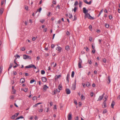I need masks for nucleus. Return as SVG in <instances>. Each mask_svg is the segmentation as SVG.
<instances>
[{"instance_id": "a211bd4d", "label": "nucleus", "mask_w": 120, "mask_h": 120, "mask_svg": "<svg viewBox=\"0 0 120 120\" xmlns=\"http://www.w3.org/2000/svg\"><path fill=\"white\" fill-rule=\"evenodd\" d=\"M79 7H80V8L81 7V6L82 5V2L80 0H79Z\"/></svg>"}, {"instance_id": "7ed1b4c3", "label": "nucleus", "mask_w": 120, "mask_h": 120, "mask_svg": "<svg viewBox=\"0 0 120 120\" xmlns=\"http://www.w3.org/2000/svg\"><path fill=\"white\" fill-rule=\"evenodd\" d=\"M76 79H75V82L73 83L72 85V86L71 87V89L73 90H75L76 88Z\"/></svg>"}, {"instance_id": "4c0bfd02", "label": "nucleus", "mask_w": 120, "mask_h": 120, "mask_svg": "<svg viewBox=\"0 0 120 120\" xmlns=\"http://www.w3.org/2000/svg\"><path fill=\"white\" fill-rule=\"evenodd\" d=\"M35 81V80L34 79L30 81V83H32L34 82Z\"/></svg>"}, {"instance_id": "20e7f679", "label": "nucleus", "mask_w": 120, "mask_h": 120, "mask_svg": "<svg viewBox=\"0 0 120 120\" xmlns=\"http://www.w3.org/2000/svg\"><path fill=\"white\" fill-rule=\"evenodd\" d=\"M23 58L24 59H31V57L28 55H23Z\"/></svg>"}, {"instance_id": "3c124183", "label": "nucleus", "mask_w": 120, "mask_h": 120, "mask_svg": "<svg viewBox=\"0 0 120 120\" xmlns=\"http://www.w3.org/2000/svg\"><path fill=\"white\" fill-rule=\"evenodd\" d=\"M4 0H2V1L1 2V5H2L4 4Z\"/></svg>"}, {"instance_id": "dca6fc26", "label": "nucleus", "mask_w": 120, "mask_h": 120, "mask_svg": "<svg viewBox=\"0 0 120 120\" xmlns=\"http://www.w3.org/2000/svg\"><path fill=\"white\" fill-rule=\"evenodd\" d=\"M115 103L114 101H112L111 106L112 108H113L114 107V106L115 105Z\"/></svg>"}, {"instance_id": "c85d7f7f", "label": "nucleus", "mask_w": 120, "mask_h": 120, "mask_svg": "<svg viewBox=\"0 0 120 120\" xmlns=\"http://www.w3.org/2000/svg\"><path fill=\"white\" fill-rule=\"evenodd\" d=\"M105 27L107 28H108L109 27V25L107 24L106 23L105 25Z\"/></svg>"}, {"instance_id": "6e6d98bb", "label": "nucleus", "mask_w": 120, "mask_h": 120, "mask_svg": "<svg viewBox=\"0 0 120 120\" xmlns=\"http://www.w3.org/2000/svg\"><path fill=\"white\" fill-rule=\"evenodd\" d=\"M61 22V20L60 19L58 20L57 21V23L59 24H60Z\"/></svg>"}, {"instance_id": "338daca9", "label": "nucleus", "mask_w": 120, "mask_h": 120, "mask_svg": "<svg viewBox=\"0 0 120 120\" xmlns=\"http://www.w3.org/2000/svg\"><path fill=\"white\" fill-rule=\"evenodd\" d=\"M74 103L75 105H77V103L76 101H74Z\"/></svg>"}, {"instance_id": "774afa93", "label": "nucleus", "mask_w": 120, "mask_h": 120, "mask_svg": "<svg viewBox=\"0 0 120 120\" xmlns=\"http://www.w3.org/2000/svg\"><path fill=\"white\" fill-rule=\"evenodd\" d=\"M117 99L118 100H120V95H119L117 97Z\"/></svg>"}, {"instance_id": "412c9836", "label": "nucleus", "mask_w": 120, "mask_h": 120, "mask_svg": "<svg viewBox=\"0 0 120 120\" xmlns=\"http://www.w3.org/2000/svg\"><path fill=\"white\" fill-rule=\"evenodd\" d=\"M15 60H16L17 58H19L20 57V56L19 55H18L17 54L16 55V56H15Z\"/></svg>"}, {"instance_id": "e433bc0d", "label": "nucleus", "mask_w": 120, "mask_h": 120, "mask_svg": "<svg viewBox=\"0 0 120 120\" xmlns=\"http://www.w3.org/2000/svg\"><path fill=\"white\" fill-rule=\"evenodd\" d=\"M49 109V108H46H46L45 109V110L46 112H48Z\"/></svg>"}, {"instance_id": "aec40b11", "label": "nucleus", "mask_w": 120, "mask_h": 120, "mask_svg": "<svg viewBox=\"0 0 120 120\" xmlns=\"http://www.w3.org/2000/svg\"><path fill=\"white\" fill-rule=\"evenodd\" d=\"M74 71H72L71 74V77L72 78H73L74 77Z\"/></svg>"}, {"instance_id": "603ef678", "label": "nucleus", "mask_w": 120, "mask_h": 120, "mask_svg": "<svg viewBox=\"0 0 120 120\" xmlns=\"http://www.w3.org/2000/svg\"><path fill=\"white\" fill-rule=\"evenodd\" d=\"M47 30V28H45L43 30V31L45 32Z\"/></svg>"}, {"instance_id": "2f4dec72", "label": "nucleus", "mask_w": 120, "mask_h": 120, "mask_svg": "<svg viewBox=\"0 0 120 120\" xmlns=\"http://www.w3.org/2000/svg\"><path fill=\"white\" fill-rule=\"evenodd\" d=\"M3 69V67L1 66L0 67V73H1Z\"/></svg>"}, {"instance_id": "393cba45", "label": "nucleus", "mask_w": 120, "mask_h": 120, "mask_svg": "<svg viewBox=\"0 0 120 120\" xmlns=\"http://www.w3.org/2000/svg\"><path fill=\"white\" fill-rule=\"evenodd\" d=\"M107 110L106 109H104L103 112V114H105L107 112Z\"/></svg>"}, {"instance_id": "bb28decb", "label": "nucleus", "mask_w": 120, "mask_h": 120, "mask_svg": "<svg viewBox=\"0 0 120 120\" xmlns=\"http://www.w3.org/2000/svg\"><path fill=\"white\" fill-rule=\"evenodd\" d=\"M81 98L82 100H84L85 99V97L83 95H81Z\"/></svg>"}, {"instance_id": "473e14b6", "label": "nucleus", "mask_w": 120, "mask_h": 120, "mask_svg": "<svg viewBox=\"0 0 120 120\" xmlns=\"http://www.w3.org/2000/svg\"><path fill=\"white\" fill-rule=\"evenodd\" d=\"M20 49L22 51H24L25 49V48H24V47H22Z\"/></svg>"}, {"instance_id": "f03ea898", "label": "nucleus", "mask_w": 120, "mask_h": 120, "mask_svg": "<svg viewBox=\"0 0 120 120\" xmlns=\"http://www.w3.org/2000/svg\"><path fill=\"white\" fill-rule=\"evenodd\" d=\"M87 17L89 19H93L91 16L89 14L87 13L86 14H85L84 15V18L85 19Z\"/></svg>"}, {"instance_id": "0e129e2a", "label": "nucleus", "mask_w": 120, "mask_h": 120, "mask_svg": "<svg viewBox=\"0 0 120 120\" xmlns=\"http://www.w3.org/2000/svg\"><path fill=\"white\" fill-rule=\"evenodd\" d=\"M43 111V110L42 109H40V110H39V112H42Z\"/></svg>"}, {"instance_id": "e2e57ef3", "label": "nucleus", "mask_w": 120, "mask_h": 120, "mask_svg": "<svg viewBox=\"0 0 120 120\" xmlns=\"http://www.w3.org/2000/svg\"><path fill=\"white\" fill-rule=\"evenodd\" d=\"M107 98V96H105L104 97V100H106H106Z\"/></svg>"}, {"instance_id": "cd10ccee", "label": "nucleus", "mask_w": 120, "mask_h": 120, "mask_svg": "<svg viewBox=\"0 0 120 120\" xmlns=\"http://www.w3.org/2000/svg\"><path fill=\"white\" fill-rule=\"evenodd\" d=\"M41 74L42 75H44V74L45 73V71L44 70H42L41 71Z\"/></svg>"}, {"instance_id": "bf43d9fd", "label": "nucleus", "mask_w": 120, "mask_h": 120, "mask_svg": "<svg viewBox=\"0 0 120 120\" xmlns=\"http://www.w3.org/2000/svg\"><path fill=\"white\" fill-rule=\"evenodd\" d=\"M36 99V97L34 96L33 97V99L34 100H35Z\"/></svg>"}, {"instance_id": "72a5a7b5", "label": "nucleus", "mask_w": 120, "mask_h": 120, "mask_svg": "<svg viewBox=\"0 0 120 120\" xmlns=\"http://www.w3.org/2000/svg\"><path fill=\"white\" fill-rule=\"evenodd\" d=\"M3 9H0V13L1 14L3 13Z\"/></svg>"}, {"instance_id": "1a4fd4ad", "label": "nucleus", "mask_w": 120, "mask_h": 120, "mask_svg": "<svg viewBox=\"0 0 120 120\" xmlns=\"http://www.w3.org/2000/svg\"><path fill=\"white\" fill-rule=\"evenodd\" d=\"M19 113H16L15 114L13 115L12 117H11V118L12 119H14L15 118V117L19 115Z\"/></svg>"}, {"instance_id": "de8ad7c7", "label": "nucleus", "mask_w": 120, "mask_h": 120, "mask_svg": "<svg viewBox=\"0 0 120 120\" xmlns=\"http://www.w3.org/2000/svg\"><path fill=\"white\" fill-rule=\"evenodd\" d=\"M45 21V20H41L40 21V22L42 23H43Z\"/></svg>"}, {"instance_id": "69168bd1", "label": "nucleus", "mask_w": 120, "mask_h": 120, "mask_svg": "<svg viewBox=\"0 0 120 120\" xmlns=\"http://www.w3.org/2000/svg\"><path fill=\"white\" fill-rule=\"evenodd\" d=\"M98 41L100 43V44H101V40L100 39H99L98 40Z\"/></svg>"}, {"instance_id": "c756f323", "label": "nucleus", "mask_w": 120, "mask_h": 120, "mask_svg": "<svg viewBox=\"0 0 120 120\" xmlns=\"http://www.w3.org/2000/svg\"><path fill=\"white\" fill-rule=\"evenodd\" d=\"M90 83L89 82H87L86 84V86L87 87L89 86H90Z\"/></svg>"}, {"instance_id": "052dcab7", "label": "nucleus", "mask_w": 120, "mask_h": 120, "mask_svg": "<svg viewBox=\"0 0 120 120\" xmlns=\"http://www.w3.org/2000/svg\"><path fill=\"white\" fill-rule=\"evenodd\" d=\"M92 52L93 53H95V49H93V50L92 51Z\"/></svg>"}, {"instance_id": "37998d69", "label": "nucleus", "mask_w": 120, "mask_h": 120, "mask_svg": "<svg viewBox=\"0 0 120 120\" xmlns=\"http://www.w3.org/2000/svg\"><path fill=\"white\" fill-rule=\"evenodd\" d=\"M93 92H91L90 94V95L91 97H93Z\"/></svg>"}, {"instance_id": "f704fd0d", "label": "nucleus", "mask_w": 120, "mask_h": 120, "mask_svg": "<svg viewBox=\"0 0 120 120\" xmlns=\"http://www.w3.org/2000/svg\"><path fill=\"white\" fill-rule=\"evenodd\" d=\"M108 80L109 81V83H110L111 82V80L110 79V77L109 76L108 77Z\"/></svg>"}, {"instance_id": "c03bdc74", "label": "nucleus", "mask_w": 120, "mask_h": 120, "mask_svg": "<svg viewBox=\"0 0 120 120\" xmlns=\"http://www.w3.org/2000/svg\"><path fill=\"white\" fill-rule=\"evenodd\" d=\"M69 48V46L68 45H67L65 47V49L66 50H68Z\"/></svg>"}, {"instance_id": "f257e3e1", "label": "nucleus", "mask_w": 120, "mask_h": 120, "mask_svg": "<svg viewBox=\"0 0 120 120\" xmlns=\"http://www.w3.org/2000/svg\"><path fill=\"white\" fill-rule=\"evenodd\" d=\"M34 68V69H36V68L35 66L33 64H30L28 66H25V68Z\"/></svg>"}, {"instance_id": "7c9ffc66", "label": "nucleus", "mask_w": 120, "mask_h": 120, "mask_svg": "<svg viewBox=\"0 0 120 120\" xmlns=\"http://www.w3.org/2000/svg\"><path fill=\"white\" fill-rule=\"evenodd\" d=\"M78 4V2L77 1H75L74 3V5L75 6H76Z\"/></svg>"}, {"instance_id": "ea45409f", "label": "nucleus", "mask_w": 120, "mask_h": 120, "mask_svg": "<svg viewBox=\"0 0 120 120\" xmlns=\"http://www.w3.org/2000/svg\"><path fill=\"white\" fill-rule=\"evenodd\" d=\"M42 8H40L39 9H38L37 10V11H39V12H40L41 11V10Z\"/></svg>"}, {"instance_id": "4468645a", "label": "nucleus", "mask_w": 120, "mask_h": 120, "mask_svg": "<svg viewBox=\"0 0 120 120\" xmlns=\"http://www.w3.org/2000/svg\"><path fill=\"white\" fill-rule=\"evenodd\" d=\"M49 87L47 86L46 85H44L43 89L45 91Z\"/></svg>"}, {"instance_id": "6ab92c4d", "label": "nucleus", "mask_w": 120, "mask_h": 120, "mask_svg": "<svg viewBox=\"0 0 120 120\" xmlns=\"http://www.w3.org/2000/svg\"><path fill=\"white\" fill-rule=\"evenodd\" d=\"M62 86L61 84H60L58 86V88L59 90H61L62 88Z\"/></svg>"}, {"instance_id": "5701e85b", "label": "nucleus", "mask_w": 120, "mask_h": 120, "mask_svg": "<svg viewBox=\"0 0 120 120\" xmlns=\"http://www.w3.org/2000/svg\"><path fill=\"white\" fill-rule=\"evenodd\" d=\"M69 76H70L68 74L67 75V77L66 78V80L67 81H68V82H69L68 78H69Z\"/></svg>"}, {"instance_id": "f3484780", "label": "nucleus", "mask_w": 120, "mask_h": 120, "mask_svg": "<svg viewBox=\"0 0 120 120\" xmlns=\"http://www.w3.org/2000/svg\"><path fill=\"white\" fill-rule=\"evenodd\" d=\"M103 104L104 105V108H106V100H104V101L103 102Z\"/></svg>"}, {"instance_id": "a18cd8bd", "label": "nucleus", "mask_w": 120, "mask_h": 120, "mask_svg": "<svg viewBox=\"0 0 120 120\" xmlns=\"http://www.w3.org/2000/svg\"><path fill=\"white\" fill-rule=\"evenodd\" d=\"M55 46L53 44H52L51 46V47L52 48H53Z\"/></svg>"}, {"instance_id": "58836bf2", "label": "nucleus", "mask_w": 120, "mask_h": 120, "mask_svg": "<svg viewBox=\"0 0 120 120\" xmlns=\"http://www.w3.org/2000/svg\"><path fill=\"white\" fill-rule=\"evenodd\" d=\"M106 60L105 58H104L103 60V61L104 63H106Z\"/></svg>"}, {"instance_id": "79ce46f5", "label": "nucleus", "mask_w": 120, "mask_h": 120, "mask_svg": "<svg viewBox=\"0 0 120 120\" xmlns=\"http://www.w3.org/2000/svg\"><path fill=\"white\" fill-rule=\"evenodd\" d=\"M109 19H111L112 18V17L111 15H109Z\"/></svg>"}, {"instance_id": "6e6552de", "label": "nucleus", "mask_w": 120, "mask_h": 120, "mask_svg": "<svg viewBox=\"0 0 120 120\" xmlns=\"http://www.w3.org/2000/svg\"><path fill=\"white\" fill-rule=\"evenodd\" d=\"M105 93H104L101 96H99V98H98V101H100L102 100L104 97V95Z\"/></svg>"}, {"instance_id": "423d86ee", "label": "nucleus", "mask_w": 120, "mask_h": 120, "mask_svg": "<svg viewBox=\"0 0 120 120\" xmlns=\"http://www.w3.org/2000/svg\"><path fill=\"white\" fill-rule=\"evenodd\" d=\"M83 13L85 14H87L86 13L88 12V10H86V8L84 7L83 8Z\"/></svg>"}, {"instance_id": "5fc2aeb1", "label": "nucleus", "mask_w": 120, "mask_h": 120, "mask_svg": "<svg viewBox=\"0 0 120 120\" xmlns=\"http://www.w3.org/2000/svg\"><path fill=\"white\" fill-rule=\"evenodd\" d=\"M49 54L48 53H46L45 55V56H49Z\"/></svg>"}, {"instance_id": "ddd939ff", "label": "nucleus", "mask_w": 120, "mask_h": 120, "mask_svg": "<svg viewBox=\"0 0 120 120\" xmlns=\"http://www.w3.org/2000/svg\"><path fill=\"white\" fill-rule=\"evenodd\" d=\"M25 82V79L23 78H22L20 80V82L21 83H23Z\"/></svg>"}, {"instance_id": "c9c22d12", "label": "nucleus", "mask_w": 120, "mask_h": 120, "mask_svg": "<svg viewBox=\"0 0 120 120\" xmlns=\"http://www.w3.org/2000/svg\"><path fill=\"white\" fill-rule=\"evenodd\" d=\"M27 90H28V88H25L23 90L24 92H26L27 91Z\"/></svg>"}, {"instance_id": "49530a36", "label": "nucleus", "mask_w": 120, "mask_h": 120, "mask_svg": "<svg viewBox=\"0 0 120 120\" xmlns=\"http://www.w3.org/2000/svg\"><path fill=\"white\" fill-rule=\"evenodd\" d=\"M38 105L37 103L35 104V105H33V107L34 108H35Z\"/></svg>"}, {"instance_id": "0eeeda50", "label": "nucleus", "mask_w": 120, "mask_h": 120, "mask_svg": "<svg viewBox=\"0 0 120 120\" xmlns=\"http://www.w3.org/2000/svg\"><path fill=\"white\" fill-rule=\"evenodd\" d=\"M82 63V61L81 60H80L78 63V67L79 68H82L81 67V64Z\"/></svg>"}, {"instance_id": "9d476101", "label": "nucleus", "mask_w": 120, "mask_h": 120, "mask_svg": "<svg viewBox=\"0 0 120 120\" xmlns=\"http://www.w3.org/2000/svg\"><path fill=\"white\" fill-rule=\"evenodd\" d=\"M41 79L43 82H46L47 81V79L45 77H42Z\"/></svg>"}, {"instance_id": "4d7b16f0", "label": "nucleus", "mask_w": 120, "mask_h": 120, "mask_svg": "<svg viewBox=\"0 0 120 120\" xmlns=\"http://www.w3.org/2000/svg\"><path fill=\"white\" fill-rule=\"evenodd\" d=\"M92 40V38L91 37H89V40L91 41Z\"/></svg>"}, {"instance_id": "a878e982", "label": "nucleus", "mask_w": 120, "mask_h": 120, "mask_svg": "<svg viewBox=\"0 0 120 120\" xmlns=\"http://www.w3.org/2000/svg\"><path fill=\"white\" fill-rule=\"evenodd\" d=\"M25 9L26 10H28V6L25 5L24 6Z\"/></svg>"}, {"instance_id": "9b49d317", "label": "nucleus", "mask_w": 120, "mask_h": 120, "mask_svg": "<svg viewBox=\"0 0 120 120\" xmlns=\"http://www.w3.org/2000/svg\"><path fill=\"white\" fill-rule=\"evenodd\" d=\"M56 49L59 52H60L62 50V48L59 46H58V47Z\"/></svg>"}, {"instance_id": "680f3d73", "label": "nucleus", "mask_w": 120, "mask_h": 120, "mask_svg": "<svg viewBox=\"0 0 120 120\" xmlns=\"http://www.w3.org/2000/svg\"><path fill=\"white\" fill-rule=\"evenodd\" d=\"M84 1L85 3L87 4L88 2L87 0H84Z\"/></svg>"}, {"instance_id": "b1692460", "label": "nucleus", "mask_w": 120, "mask_h": 120, "mask_svg": "<svg viewBox=\"0 0 120 120\" xmlns=\"http://www.w3.org/2000/svg\"><path fill=\"white\" fill-rule=\"evenodd\" d=\"M12 65H13V64L12 63H10V65L9 67V69H8V71L9 70V69H11L12 67Z\"/></svg>"}, {"instance_id": "864d4df0", "label": "nucleus", "mask_w": 120, "mask_h": 120, "mask_svg": "<svg viewBox=\"0 0 120 120\" xmlns=\"http://www.w3.org/2000/svg\"><path fill=\"white\" fill-rule=\"evenodd\" d=\"M77 9V8L76 7H75L74 8V12H75L76 11Z\"/></svg>"}, {"instance_id": "a19ab883", "label": "nucleus", "mask_w": 120, "mask_h": 120, "mask_svg": "<svg viewBox=\"0 0 120 120\" xmlns=\"http://www.w3.org/2000/svg\"><path fill=\"white\" fill-rule=\"evenodd\" d=\"M53 92H54V94L53 95L56 94L57 93L56 90H54Z\"/></svg>"}, {"instance_id": "39448f33", "label": "nucleus", "mask_w": 120, "mask_h": 120, "mask_svg": "<svg viewBox=\"0 0 120 120\" xmlns=\"http://www.w3.org/2000/svg\"><path fill=\"white\" fill-rule=\"evenodd\" d=\"M72 114L71 113H69L68 116V120H71L72 118Z\"/></svg>"}, {"instance_id": "09e8293b", "label": "nucleus", "mask_w": 120, "mask_h": 120, "mask_svg": "<svg viewBox=\"0 0 120 120\" xmlns=\"http://www.w3.org/2000/svg\"><path fill=\"white\" fill-rule=\"evenodd\" d=\"M82 103L81 102H79V105L80 107L82 105Z\"/></svg>"}, {"instance_id": "4be33fe9", "label": "nucleus", "mask_w": 120, "mask_h": 120, "mask_svg": "<svg viewBox=\"0 0 120 120\" xmlns=\"http://www.w3.org/2000/svg\"><path fill=\"white\" fill-rule=\"evenodd\" d=\"M103 9H102L101 11H100V12L99 14H98V17H99L100 16V15H101V14L102 13V12H103Z\"/></svg>"}, {"instance_id": "8fccbe9b", "label": "nucleus", "mask_w": 120, "mask_h": 120, "mask_svg": "<svg viewBox=\"0 0 120 120\" xmlns=\"http://www.w3.org/2000/svg\"><path fill=\"white\" fill-rule=\"evenodd\" d=\"M53 109H57L56 105H54Z\"/></svg>"}, {"instance_id": "2eb2a0df", "label": "nucleus", "mask_w": 120, "mask_h": 120, "mask_svg": "<svg viewBox=\"0 0 120 120\" xmlns=\"http://www.w3.org/2000/svg\"><path fill=\"white\" fill-rule=\"evenodd\" d=\"M61 76L60 75H56L55 76V78L56 79H59L60 77Z\"/></svg>"}, {"instance_id": "13d9d810", "label": "nucleus", "mask_w": 120, "mask_h": 120, "mask_svg": "<svg viewBox=\"0 0 120 120\" xmlns=\"http://www.w3.org/2000/svg\"><path fill=\"white\" fill-rule=\"evenodd\" d=\"M72 15L71 14H69V18L70 19H71V18H72Z\"/></svg>"}, {"instance_id": "f8f14e48", "label": "nucleus", "mask_w": 120, "mask_h": 120, "mask_svg": "<svg viewBox=\"0 0 120 120\" xmlns=\"http://www.w3.org/2000/svg\"><path fill=\"white\" fill-rule=\"evenodd\" d=\"M66 93L68 94H69L71 92L70 90L69 89H67L66 90Z\"/></svg>"}]
</instances>
